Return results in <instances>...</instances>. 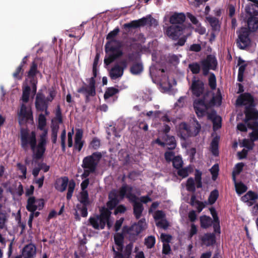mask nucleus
I'll return each mask as SVG.
<instances>
[{"instance_id": "obj_1", "label": "nucleus", "mask_w": 258, "mask_h": 258, "mask_svg": "<svg viewBox=\"0 0 258 258\" xmlns=\"http://www.w3.org/2000/svg\"><path fill=\"white\" fill-rule=\"evenodd\" d=\"M20 142L21 147L24 151H28L30 148L33 153V158L40 160L43 158L46 150L47 131H44L39 135L37 144L36 132L30 133L27 128H21Z\"/></svg>"}, {"instance_id": "obj_2", "label": "nucleus", "mask_w": 258, "mask_h": 258, "mask_svg": "<svg viewBox=\"0 0 258 258\" xmlns=\"http://www.w3.org/2000/svg\"><path fill=\"white\" fill-rule=\"evenodd\" d=\"M186 17L183 13L174 12L169 17V22L171 25L165 29L166 35L173 40H177L172 45L173 46H183L186 41V37H181L183 30L185 29L184 24Z\"/></svg>"}, {"instance_id": "obj_3", "label": "nucleus", "mask_w": 258, "mask_h": 258, "mask_svg": "<svg viewBox=\"0 0 258 258\" xmlns=\"http://www.w3.org/2000/svg\"><path fill=\"white\" fill-rule=\"evenodd\" d=\"M39 73L38 69V64L35 61H32L30 69L27 72V78L22 85V100L24 103H27L29 100L31 91L34 95L37 92L38 79L36 75Z\"/></svg>"}, {"instance_id": "obj_4", "label": "nucleus", "mask_w": 258, "mask_h": 258, "mask_svg": "<svg viewBox=\"0 0 258 258\" xmlns=\"http://www.w3.org/2000/svg\"><path fill=\"white\" fill-rule=\"evenodd\" d=\"M49 95L46 97L41 91H39L36 93L35 101V106L37 111L45 112V115H47L49 112L48 111L49 104L51 102L56 95V91L53 87L48 89Z\"/></svg>"}, {"instance_id": "obj_5", "label": "nucleus", "mask_w": 258, "mask_h": 258, "mask_svg": "<svg viewBox=\"0 0 258 258\" xmlns=\"http://www.w3.org/2000/svg\"><path fill=\"white\" fill-rule=\"evenodd\" d=\"M97 67H93V77L87 80L89 85H87L84 83V85L77 90L78 93L85 95L86 103L90 101V97H94L96 94L95 78L97 77Z\"/></svg>"}, {"instance_id": "obj_6", "label": "nucleus", "mask_w": 258, "mask_h": 258, "mask_svg": "<svg viewBox=\"0 0 258 258\" xmlns=\"http://www.w3.org/2000/svg\"><path fill=\"white\" fill-rule=\"evenodd\" d=\"M155 22H156V20L152 18L150 15H148L141 19L132 21L130 23L124 24L123 28L124 29L137 28L140 27H144L147 25L151 26Z\"/></svg>"}, {"instance_id": "obj_7", "label": "nucleus", "mask_w": 258, "mask_h": 258, "mask_svg": "<svg viewBox=\"0 0 258 258\" xmlns=\"http://www.w3.org/2000/svg\"><path fill=\"white\" fill-rule=\"evenodd\" d=\"M101 158L102 154L100 152H94L91 155L84 158L82 167L83 168H91V169L96 170L98 162Z\"/></svg>"}, {"instance_id": "obj_8", "label": "nucleus", "mask_w": 258, "mask_h": 258, "mask_svg": "<svg viewBox=\"0 0 258 258\" xmlns=\"http://www.w3.org/2000/svg\"><path fill=\"white\" fill-rule=\"evenodd\" d=\"M133 187L126 184H123L119 189L118 196L120 199L126 197L133 204L139 202V198L132 193Z\"/></svg>"}, {"instance_id": "obj_9", "label": "nucleus", "mask_w": 258, "mask_h": 258, "mask_svg": "<svg viewBox=\"0 0 258 258\" xmlns=\"http://www.w3.org/2000/svg\"><path fill=\"white\" fill-rule=\"evenodd\" d=\"M217 66L216 57L212 55H208L205 59L201 61L203 74L206 76L209 73L210 70H215Z\"/></svg>"}, {"instance_id": "obj_10", "label": "nucleus", "mask_w": 258, "mask_h": 258, "mask_svg": "<svg viewBox=\"0 0 258 258\" xmlns=\"http://www.w3.org/2000/svg\"><path fill=\"white\" fill-rule=\"evenodd\" d=\"M45 205L43 199H36L34 197H29L27 201L26 209L29 212H35L36 210H41Z\"/></svg>"}, {"instance_id": "obj_11", "label": "nucleus", "mask_w": 258, "mask_h": 258, "mask_svg": "<svg viewBox=\"0 0 258 258\" xmlns=\"http://www.w3.org/2000/svg\"><path fill=\"white\" fill-rule=\"evenodd\" d=\"M249 35V32L245 29L240 32L236 41V45L239 49H244L249 45L250 39Z\"/></svg>"}, {"instance_id": "obj_12", "label": "nucleus", "mask_w": 258, "mask_h": 258, "mask_svg": "<svg viewBox=\"0 0 258 258\" xmlns=\"http://www.w3.org/2000/svg\"><path fill=\"white\" fill-rule=\"evenodd\" d=\"M236 104L238 106H255L254 97L249 93L241 94L236 99Z\"/></svg>"}, {"instance_id": "obj_13", "label": "nucleus", "mask_w": 258, "mask_h": 258, "mask_svg": "<svg viewBox=\"0 0 258 258\" xmlns=\"http://www.w3.org/2000/svg\"><path fill=\"white\" fill-rule=\"evenodd\" d=\"M190 89L194 95L198 97H200L204 92V84L203 82L199 79L196 80L194 77L192 80V84Z\"/></svg>"}, {"instance_id": "obj_14", "label": "nucleus", "mask_w": 258, "mask_h": 258, "mask_svg": "<svg viewBox=\"0 0 258 258\" xmlns=\"http://www.w3.org/2000/svg\"><path fill=\"white\" fill-rule=\"evenodd\" d=\"M111 212L107 208L103 207L100 210V214L97 216L101 224V229H103L106 225V222L110 220Z\"/></svg>"}, {"instance_id": "obj_15", "label": "nucleus", "mask_w": 258, "mask_h": 258, "mask_svg": "<svg viewBox=\"0 0 258 258\" xmlns=\"http://www.w3.org/2000/svg\"><path fill=\"white\" fill-rule=\"evenodd\" d=\"M255 106H245L244 110L245 118L244 122L252 120H257L258 119V111L254 108Z\"/></svg>"}, {"instance_id": "obj_16", "label": "nucleus", "mask_w": 258, "mask_h": 258, "mask_svg": "<svg viewBox=\"0 0 258 258\" xmlns=\"http://www.w3.org/2000/svg\"><path fill=\"white\" fill-rule=\"evenodd\" d=\"M83 132L81 129L76 130L75 137V144L74 149L80 152L84 144V141H82Z\"/></svg>"}, {"instance_id": "obj_17", "label": "nucleus", "mask_w": 258, "mask_h": 258, "mask_svg": "<svg viewBox=\"0 0 258 258\" xmlns=\"http://www.w3.org/2000/svg\"><path fill=\"white\" fill-rule=\"evenodd\" d=\"M69 182V178L67 176H63L57 178L54 183L55 188L60 191L63 192L66 190Z\"/></svg>"}, {"instance_id": "obj_18", "label": "nucleus", "mask_w": 258, "mask_h": 258, "mask_svg": "<svg viewBox=\"0 0 258 258\" xmlns=\"http://www.w3.org/2000/svg\"><path fill=\"white\" fill-rule=\"evenodd\" d=\"M179 134L183 139L192 136L190 127L185 122H182L179 125Z\"/></svg>"}, {"instance_id": "obj_19", "label": "nucleus", "mask_w": 258, "mask_h": 258, "mask_svg": "<svg viewBox=\"0 0 258 258\" xmlns=\"http://www.w3.org/2000/svg\"><path fill=\"white\" fill-rule=\"evenodd\" d=\"M36 249L34 244L30 243L23 248L22 255L25 258H32L36 254Z\"/></svg>"}, {"instance_id": "obj_20", "label": "nucleus", "mask_w": 258, "mask_h": 258, "mask_svg": "<svg viewBox=\"0 0 258 258\" xmlns=\"http://www.w3.org/2000/svg\"><path fill=\"white\" fill-rule=\"evenodd\" d=\"M201 239L203 244L207 246H212L216 243V236L214 233H205Z\"/></svg>"}, {"instance_id": "obj_21", "label": "nucleus", "mask_w": 258, "mask_h": 258, "mask_svg": "<svg viewBox=\"0 0 258 258\" xmlns=\"http://www.w3.org/2000/svg\"><path fill=\"white\" fill-rule=\"evenodd\" d=\"M105 51L106 52L108 51L112 52V53L111 54L114 57L115 59L121 57L123 55L122 51L120 50L119 47H115L110 45V42H107L106 43Z\"/></svg>"}, {"instance_id": "obj_22", "label": "nucleus", "mask_w": 258, "mask_h": 258, "mask_svg": "<svg viewBox=\"0 0 258 258\" xmlns=\"http://www.w3.org/2000/svg\"><path fill=\"white\" fill-rule=\"evenodd\" d=\"M206 19L212 27V31L219 32L220 29V24L218 19L213 16H208Z\"/></svg>"}, {"instance_id": "obj_23", "label": "nucleus", "mask_w": 258, "mask_h": 258, "mask_svg": "<svg viewBox=\"0 0 258 258\" xmlns=\"http://www.w3.org/2000/svg\"><path fill=\"white\" fill-rule=\"evenodd\" d=\"M123 73V68L119 66L118 64L115 65L112 67L110 71V77L115 80L122 76Z\"/></svg>"}, {"instance_id": "obj_24", "label": "nucleus", "mask_w": 258, "mask_h": 258, "mask_svg": "<svg viewBox=\"0 0 258 258\" xmlns=\"http://www.w3.org/2000/svg\"><path fill=\"white\" fill-rule=\"evenodd\" d=\"M258 198V195L252 191H248L245 195L241 198L242 201L245 203H248L249 206L253 204V201Z\"/></svg>"}, {"instance_id": "obj_25", "label": "nucleus", "mask_w": 258, "mask_h": 258, "mask_svg": "<svg viewBox=\"0 0 258 258\" xmlns=\"http://www.w3.org/2000/svg\"><path fill=\"white\" fill-rule=\"evenodd\" d=\"M162 139L165 141L166 145L169 146L168 147V150H172L176 148V141L174 136L166 135L163 137Z\"/></svg>"}, {"instance_id": "obj_26", "label": "nucleus", "mask_w": 258, "mask_h": 258, "mask_svg": "<svg viewBox=\"0 0 258 258\" xmlns=\"http://www.w3.org/2000/svg\"><path fill=\"white\" fill-rule=\"evenodd\" d=\"M143 69V65L142 62H134L130 68V72L134 75H138L142 73Z\"/></svg>"}, {"instance_id": "obj_27", "label": "nucleus", "mask_w": 258, "mask_h": 258, "mask_svg": "<svg viewBox=\"0 0 258 258\" xmlns=\"http://www.w3.org/2000/svg\"><path fill=\"white\" fill-rule=\"evenodd\" d=\"M247 26L249 30L254 32L258 29V18L254 16H250L247 20Z\"/></svg>"}, {"instance_id": "obj_28", "label": "nucleus", "mask_w": 258, "mask_h": 258, "mask_svg": "<svg viewBox=\"0 0 258 258\" xmlns=\"http://www.w3.org/2000/svg\"><path fill=\"white\" fill-rule=\"evenodd\" d=\"M133 213L137 219H139L141 216L144 210V207L141 202H138L133 204Z\"/></svg>"}, {"instance_id": "obj_29", "label": "nucleus", "mask_w": 258, "mask_h": 258, "mask_svg": "<svg viewBox=\"0 0 258 258\" xmlns=\"http://www.w3.org/2000/svg\"><path fill=\"white\" fill-rule=\"evenodd\" d=\"M18 115L20 116H23V117H27V119H30L31 121H33L32 111L27 110L26 106L24 104H22L21 105V109Z\"/></svg>"}, {"instance_id": "obj_30", "label": "nucleus", "mask_w": 258, "mask_h": 258, "mask_svg": "<svg viewBox=\"0 0 258 258\" xmlns=\"http://www.w3.org/2000/svg\"><path fill=\"white\" fill-rule=\"evenodd\" d=\"M201 227L204 229H207L212 226L213 221L211 218L206 215H203L200 217Z\"/></svg>"}, {"instance_id": "obj_31", "label": "nucleus", "mask_w": 258, "mask_h": 258, "mask_svg": "<svg viewBox=\"0 0 258 258\" xmlns=\"http://www.w3.org/2000/svg\"><path fill=\"white\" fill-rule=\"evenodd\" d=\"M146 223L145 222V219L143 218L140 220L137 224H135L133 228L134 229L136 232V235H139L141 232H142L146 227Z\"/></svg>"}, {"instance_id": "obj_32", "label": "nucleus", "mask_w": 258, "mask_h": 258, "mask_svg": "<svg viewBox=\"0 0 258 258\" xmlns=\"http://www.w3.org/2000/svg\"><path fill=\"white\" fill-rule=\"evenodd\" d=\"M210 150L212 154L216 157L219 155V138H214L211 143Z\"/></svg>"}, {"instance_id": "obj_33", "label": "nucleus", "mask_w": 258, "mask_h": 258, "mask_svg": "<svg viewBox=\"0 0 258 258\" xmlns=\"http://www.w3.org/2000/svg\"><path fill=\"white\" fill-rule=\"evenodd\" d=\"M80 202L79 204L85 205H90L91 202L89 198V194L88 191H82L80 193V197L79 199Z\"/></svg>"}, {"instance_id": "obj_34", "label": "nucleus", "mask_w": 258, "mask_h": 258, "mask_svg": "<svg viewBox=\"0 0 258 258\" xmlns=\"http://www.w3.org/2000/svg\"><path fill=\"white\" fill-rule=\"evenodd\" d=\"M119 92V90L114 87H109L107 88L104 94V98L107 101L110 97H113Z\"/></svg>"}, {"instance_id": "obj_35", "label": "nucleus", "mask_w": 258, "mask_h": 258, "mask_svg": "<svg viewBox=\"0 0 258 258\" xmlns=\"http://www.w3.org/2000/svg\"><path fill=\"white\" fill-rule=\"evenodd\" d=\"M46 125V119L44 114L41 113L39 115L38 117V128L41 131L44 132V131H47V129L45 128V126Z\"/></svg>"}, {"instance_id": "obj_36", "label": "nucleus", "mask_w": 258, "mask_h": 258, "mask_svg": "<svg viewBox=\"0 0 258 258\" xmlns=\"http://www.w3.org/2000/svg\"><path fill=\"white\" fill-rule=\"evenodd\" d=\"M155 242V237L153 235H150L145 238L144 244L148 248L150 249L154 246Z\"/></svg>"}, {"instance_id": "obj_37", "label": "nucleus", "mask_w": 258, "mask_h": 258, "mask_svg": "<svg viewBox=\"0 0 258 258\" xmlns=\"http://www.w3.org/2000/svg\"><path fill=\"white\" fill-rule=\"evenodd\" d=\"M119 31V28L116 27L113 30L110 31L106 36V39L109 40L108 42H110V43L112 42H115L116 40L114 38L117 35Z\"/></svg>"}, {"instance_id": "obj_38", "label": "nucleus", "mask_w": 258, "mask_h": 258, "mask_svg": "<svg viewBox=\"0 0 258 258\" xmlns=\"http://www.w3.org/2000/svg\"><path fill=\"white\" fill-rule=\"evenodd\" d=\"M186 188L187 191L195 193L196 190L195 180L193 178L189 177L186 181Z\"/></svg>"}, {"instance_id": "obj_39", "label": "nucleus", "mask_w": 258, "mask_h": 258, "mask_svg": "<svg viewBox=\"0 0 258 258\" xmlns=\"http://www.w3.org/2000/svg\"><path fill=\"white\" fill-rule=\"evenodd\" d=\"M88 220L90 224L95 229H101V224L97 216L96 217H90Z\"/></svg>"}, {"instance_id": "obj_40", "label": "nucleus", "mask_w": 258, "mask_h": 258, "mask_svg": "<svg viewBox=\"0 0 258 258\" xmlns=\"http://www.w3.org/2000/svg\"><path fill=\"white\" fill-rule=\"evenodd\" d=\"M219 197V191L217 189L212 191L208 198V202L210 205L214 204Z\"/></svg>"}, {"instance_id": "obj_41", "label": "nucleus", "mask_w": 258, "mask_h": 258, "mask_svg": "<svg viewBox=\"0 0 258 258\" xmlns=\"http://www.w3.org/2000/svg\"><path fill=\"white\" fill-rule=\"evenodd\" d=\"M172 162L173 167L176 169L181 168L183 166V161L180 156L174 157Z\"/></svg>"}, {"instance_id": "obj_42", "label": "nucleus", "mask_w": 258, "mask_h": 258, "mask_svg": "<svg viewBox=\"0 0 258 258\" xmlns=\"http://www.w3.org/2000/svg\"><path fill=\"white\" fill-rule=\"evenodd\" d=\"M23 73L24 69L21 66H19L13 74V77L16 79L21 80L22 79Z\"/></svg>"}, {"instance_id": "obj_43", "label": "nucleus", "mask_w": 258, "mask_h": 258, "mask_svg": "<svg viewBox=\"0 0 258 258\" xmlns=\"http://www.w3.org/2000/svg\"><path fill=\"white\" fill-rule=\"evenodd\" d=\"M235 188L236 192L239 195L242 194L247 189V186L241 182L235 184Z\"/></svg>"}, {"instance_id": "obj_44", "label": "nucleus", "mask_w": 258, "mask_h": 258, "mask_svg": "<svg viewBox=\"0 0 258 258\" xmlns=\"http://www.w3.org/2000/svg\"><path fill=\"white\" fill-rule=\"evenodd\" d=\"M209 85L210 88L214 90L217 87L216 78L215 75L213 73H211L208 80Z\"/></svg>"}, {"instance_id": "obj_45", "label": "nucleus", "mask_w": 258, "mask_h": 258, "mask_svg": "<svg viewBox=\"0 0 258 258\" xmlns=\"http://www.w3.org/2000/svg\"><path fill=\"white\" fill-rule=\"evenodd\" d=\"M188 68L193 74H198L201 70L200 65L198 62H193L188 64Z\"/></svg>"}, {"instance_id": "obj_46", "label": "nucleus", "mask_w": 258, "mask_h": 258, "mask_svg": "<svg viewBox=\"0 0 258 258\" xmlns=\"http://www.w3.org/2000/svg\"><path fill=\"white\" fill-rule=\"evenodd\" d=\"M89 205H83L81 204H77L76 208L81 212V216L83 217H86L88 215V207Z\"/></svg>"}, {"instance_id": "obj_47", "label": "nucleus", "mask_w": 258, "mask_h": 258, "mask_svg": "<svg viewBox=\"0 0 258 258\" xmlns=\"http://www.w3.org/2000/svg\"><path fill=\"white\" fill-rule=\"evenodd\" d=\"M244 164L243 163H238L235 165L236 171H233L232 172V179L235 182L236 181V174H239L242 170Z\"/></svg>"}, {"instance_id": "obj_48", "label": "nucleus", "mask_w": 258, "mask_h": 258, "mask_svg": "<svg viewBox=\"0 0 258 258\" xmlns=\"http://www.w3.org/2000/svg\"><path fill=\"white\" fill-rule=\"evenodd\" d=\"M194 109L198 117H202L205 116L206 114V109L207 108H203L202 106H194Z\"/></svg>"}, {"instance_id": "obj_49", "label": "nucleus", "mask_w": 258, "mask_h": 258, "mask_svg": "<svg viewBox=\"0 0 258 258\" xmlns=\"http://www.w3.org/2000/svg\"><path fill=\"white\" fill-rule=\"evenodd\" d=\"M54 119L57 121L58 123H62L63 120L62 117V113L60 106L59 105L57 106L55 111V116Z\"/></svg>"}, {"instance_id": "obj_50", "label": "nucleus", "mask_w": 258, "mask_h": 258, "mask_svg": "<svg viewBox=\"0 0 258 258\" xmlns=\"http://www.w3.org/2000/svg\"><path fill=\"white\" fill-rule=\"evenodd\" d=\"M114 240L116 245H120L121 243H123L124 236L122 233H117L114 236Z\"/></svg>"}, {"instance_id": "obj_51", "label": "nucleus", "mask_w": 258, "mask_h": 258, "mask_svg": "<svg viewBox=\"0 0 258 258\" xmlns=\"http://www.w3.org/2000/svg\"><path fill=\"white\" fill-rule=\"evenodd\" d=\"M118 200L114 199H109V201L107 202L106 205L107 206V209L110 211L113 210L119 203Z\"/></svg>"}, {"instance_id": "obj_52", "label": "nucleus", "mask_w": 258, "mask_h": 258, "mask_svg": "<svg viewBox=\"0 0 258 258\" xmlns=\"http://www.w3.org/2000/svg\"><path fill=\"white\" fill-rule=\"evenodd\" d=\"M216 102H217L219 105L222 102V96L219 89L218 90L217 95L213 96L210 101V103H212L213 104H215Z\"/></svg>"}, {"instance_id": "obj_53", "label": "nucleus", "mask_w": 258, "mask_h": 258, "mask_svg": "<svg viewBox=\"0 0 258 258\" xmlns=\"http://www.w3.org/2000/svg\"><path fill=\"white\" fill-rule=\"evenodd\" d=\"M133 248V243L132 242L129 243L127 244L125 247L124 253V254L127 258H130L132 254V249Z\"/></svg>"}, {"instance_id": "obj_54", "label": "nucleus", "mask_w": 258, "mask_h": 258, "mask_svg": "<svg viewBox=\"0 0 258 258\" xmlns=\"http://www.w3.org/2000/svg\"><path fill=\"white\" fill-rule=\"evenodd\" d=\"M177 174L178 176L181 177L182 178H185L188 176V169L187 167L182 168V167L180 168L177 169Z\"/></svg>"}, {"instance_id": "obj_55", "label": "nucleus", "mask_w": 258, "mask_h": 258, "mask_svg": "<svg viewBox=\"0 0 258 258\" xmlns=\"http://www.w3.org/2000/svg\"><path fill=\"white\" fill-rule=\"evenodd\" d=\"M17 166L18 169L22 173L21 178L25 179L26 178V173H27V168H26V165H23L20 163H18L17 164Z\"/></svg>"}, {"instance_id": "obj_56", "label": "nucleus", "mask_w": 258, "mask_h": 258, "mask_svg": "<svg viewBox=\"0 0 258 258\" xmlns=\"http://www.w3.org/2000/svg\"><path fill=\"white\" fill-rule=\"evenodd\" d=\"M84 172L83 174L81 175V177L82 179L84 178H88V176L92 173H94L95 172V169H91V168H83Z\"/></svg>"}, {"instance_id": "obj_57", "label": "nucleus", "mask_w": 258, "mask_h": 258, "mask_svg": "<svg viewBox=\"0 0 258 258\" xmlns=\"http://www.w3.org/2000/svg\"><path fill=\"white\" fill-rule=\"evenodd\" d=\"M254 143L251 141H249L248 140L244 139L242 142V146L247 148L248 150H250L253 148Z\"/></svg>"}, {"instance_id": "obj_58", "label": "nucleus", "mask_w": 258, "mask_h": 258, "mask_svg": "<svg viewBox=\"0 0 258 258\" xmlns=\"http://www.w3.org/2000/svg\"><path fill=\"white\" fill-rule=\"evenodd\" d=\"M175 156V153L173 151H167L164 154V157L167 162L172 161Z\"/></svg>"}, {"instance_id": "obj_59", "label": "nucleus", "mask_w": 258, "mask_h": 258, "mask_svg": "<svg viewBox=\"0 0 258 258\" xmlns=\"http://www.w3.org/2000/svg\"><path fill=\"white\" fill-rule=\"evenodd\" d=\"M165 217V214L161 210H158L155 212L154 218L155 220H162Z\"/></svg>"}, {"instance_id": "obj_60", "label": "nucleus", "mask_w": 258, "mask_h": 258, "mask_svg": "<svg viewBox=\"0 0 258 258\" xmlns=\"http://www.w3.org/2000/svg\"><path fill=\"white\" fill-rule=\"evenodd\" d=\"M202 106V107L207 108V104L205 102V98H201L196 100L194 102V106Z\"/></svg>"}, {"instance_id": "obj_61", "label": "nucleus", "mask_w": 258, "mask_h": 258, "mask_svg": "<svg viewBox=\"0 0 258 258\" xmlns=\"http://www.w3.org/2000/svg\"><path fill=\"white\" fill-rule=\"evenodd\" d=\"M253 120V121L252 122H250L249 121L246 123L247 124V126L248 128L252 130L253 131H254V130H258V121H257V120Z\"/></svg>"}, {"instance_id": "obj_62", "label": "nucleus", "mask_w": 258, "mask_h": 258, "mask_svg": "<svg viewBox=\"0 0 258 258\" xmlns=\"http://www.w3.org/2000/svg\"><path fill=\"white\" fill-rule=\"evenodd\" d=\"M126 210V208L125 206L123 205H120L118 206L114 211V215H117L119 213H124Z\"/></svg>"}, {"instance_id": "obj_63", "label": "nucleus", "mask_w": 258, "mask_h": 258, "mask_svg": "<svg viewBox=\"0 0 258 258\" xmlns=\"http://www.w3.org/2000/svg\"><path fill=\"white\" fill-rule=\"evenodd\" d=\"M249 137L252 142L258 141V130H254L249 133Z\"/></svg>"}, {"instance_id": "obj_64", "label": "nucleus", "mask_w": 258, "mask_h": 258, "mask_svg": "<svg viewBox=\"0 0 258 258\" xmlns=\"http://www.w3.org/2000/svg\"><path fill=\"white\" fill-rule=\"evenodd\" d=\"M100 145V141L97 138H94L91 142V146L94 149H97Z\"/></svg>"}]
</instances>
